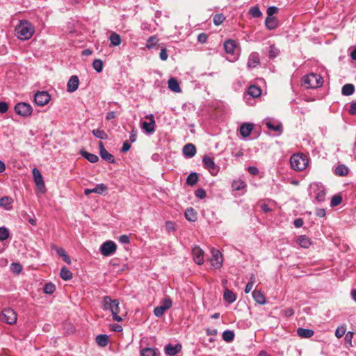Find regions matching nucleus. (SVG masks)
Masks as SVG:
<instances>
[{
  "instance_id": "obj_1",
  "label": "nucleus",
  "mask_w": 356,
  "mask_h": 356,
  "mask_svg": "<svg viewBox=\"0 0 356 356\" xmlns=\"http://www.w3.org/2000/svg\"><path fill=\"white\" fill-rule=\"evenodd\" d=\"M35 32L33 26L27 20L20 21L15 28V33L21 40L30 39Z\"/></svg>"
},
{
  "instance_id": "obj_2",
  "label": "nucleus",
  "mask_w": 356,
  "mask_h": 356,
  "mask_svg": "<svg viewBox=\"0 0 356 356\" xmlns=\"http://www.w3.org/2000/svg\"><path fill=\"white\" fill-rule=\"evenodd\" d=\"M120 302L118 300H112L110 296H104L103 298V309L109 310L113 316V319L117 322H121L122 318L118 314L120 313Z\"/></svg>"
},
{
  "instance_id": "obj_3",
  "label": "nucleus",
  "mask_w": 356,
  "mask_h": 356,
  "mask_svg": "<svg viewBox=\"0 0 356 356\" xmlns=\"http://www.w3.org/2000/svg\"><path fill=\"white\" fill-rule=\"evenodd\" d=\"M291 168L296 171H302L308 165V158L304 154H295L290 159Z\"/></svg>"
},
{
  "instance_id": "obj_4",
  "label": "nucleus",
  "mask_w": 356,
  "mask_h": 356,
  "mask_svg": "<svg viewBox=\"0 0 356 356\" xmlns=\"http://www.w3.org/2000/svg\"><path fill=\"white\" fill-rule=\"evenodd\" d=\"M323 83V78L316 74L311 73L303 78V83L308 88H318Z\"/></svg>"
},
{
  "instance_id": "obj_5",
  "label": "nucleus",
  "mask_w": 356,
  "mask_h": 356,
  "mask_svg": "<svg viewBox=\"0 0 356 356\" xmlns=\"http://www.w3.org/2000/svg\"><path fill=\"white\" fill-rule=\"evenodd\" d=\"M0 320L7 324L14 325L17 320V314L12 308H4L0 314Z\"/></svg>"
},
{
  "instance_id": "obj_6",
  "label": "nucleus",
  "mask_w": 356,
  "mask_h": 356,
  "mask_svg": "<svg viewBox=\"0 0 356 356\" xmlns=\"http://www.w3.org/2000/svg\"><path fill=\"white\" fill-rule=\"evenodd\" d=\"M14 109L17 115L23 117L30 116L33 111L31 106L25 102H19L15 106Z\"/></svg>"
},
{
  "instance_id": "obj_7",
  "label": "nucleus",
  "mask_w": 356,
  "mask_h": 356,
  "mask_svg": "<svg viewBox=\"0 0 356 356\" xmlns=\"http://www.w3.org/2000/svg\"><path fill=\"white\" fill-rule=\"evenodd\" d=\"M32 173L33 176L34 182L37 186V188L42 193H44L46 192V187L40 171L36 168H34L33 169Z\"/></svg>"
},
{
  "instance_id": "obj_8",
  "label": "nucleus",
  "mask_w": 356,
  "mask_h": 356,
  "mask_svg": "<svg viewBox=\"0 0 356 356\" xmlns=\"http://www.w3.org/2000/svg\"><path fill=\"white\" fill-rule=\"evenodd\" d=\"M117 250L116 244L112 241H107L102 243L100 247L101 253L105 256L108 257L115 252Z\"/></svg>"
},
{
  "instance_id": "obj_9",
  "label": "nucleus",
  "mask_w": 356,
  "mask_h": 356,
  "mask_svg": "<svg viewBox=\"0 0 356 356\" xmlns=\"http://www.w3.org/2000/svg\"><path fill=\"white\" fill-rule=\"evenodd\" d=\"M202 162L204 166L212 175H216L218 172V166L216 165L213 159L207 155L203 156Z\"/></svg>"
},
{
  "instance_id": "obj_10",
  "label": "nucleus",
  "mask_w": 356,
  "mask_h": 356,
  "mask_svg": "<svg viewBox=\"0 0 356 356\" xmlns=\"http://www.w3.org/2000/svg\"><path fill=\"white\" fill-rule=\"evenodd\" d=\"M51 99L49 94L46 91L38 92L34 96V102L38 106H44Z\"/></svg>"
},
{
  "instance_id": "obj_11",
  "label": "nucleus",
  "mask_w": 356,
  "mask_h": 356,
  "mask_svg": "<svg viewBox=\"0 0 356 356\" xmlns=\"http://www.w3.org/2000/svg\"><path fill=\"white\" fill-rule=\"evenodd\" d=\"M211 264L216 268H220L222 264V255L218 250H211Z\"/></svg>"
},
{
  "instance_id": "obj_12",
  "label": "nucleus",
  "mask_w": 356,
  "mask_h": 356,
  "mask_svg": "<svg viewBox=\"0 0 356 356\" xmlns=\"http://www.w3.org/2000/svg\"><path fill=\"white\" fill-rule=\"evenodd\" d=\"M99 154L102 159L108 161L111 163H115V159L113 154L109 153L104 146V144L102 142L99 143Z\"/></svg>"
},
{
  "instance_id": "obj_13",
  "label": "nucleus",
  "mask_w": 356,
  "mask_h": 356,
  "mask_svg": "<svg viewBox=\"0 0 356 356\" xmlns=\"http://www.w3.org/2000/svg\"><path fill=\"white\" fill-rule=\"evenodd\" d=\"M147 118L150 120L149 122L144 121L141 124V127L143 129L145 130L147 133L152 134L155 131V120L152 114L147 115Z\"/></svg>"
},
{
  "instance_id": "obj_14",
  "label": "nucleus",
  "mask_w": 356,
  "mask_h": 356,
  "mask_svg": "<svg viewBox=\"0 0 356 356\" xmlns=\"http://www.w3.org/2000/svg\"><path fill=\"white\" fill-rule=\"evenodd\" d=\"M108 191V187L104 184H99L94 188H86L84 190V194L86 195H88L92 193H97L99 195H102L106 193Z\"/></svg>"
},
{
  "instance_id": "obj_15",
  "label": "nucleus",
  "mask_w": 356,
  "mask_h": 356,
  "mask_svg": "<svg viewBox=\"0 0 356 356\" xmlns=\"http://www.w3.org/2000/svg\"><path fill=\"white\" fill-rule=\"evenodd\" d=\"M192 252L194 261L198 265H202L204 263V251L200 247L195 246Z\"/></svg>"
},
{
  "instance_id": "obj_16",
  "label": "nucleus",
  "mask_w": 356,
  "mask_h": 356,
  "mask_svg": "<svg viewBox=\"0 0 356 356\" xmlns=\"http://www.w3.org/2000/svg\"><path fill=\"white\" fill-rule=\"evenodd\" d=\"M79 85V77L76 75L72 76L67 84V91L69 92H75Z\"/></svg>"
},
{
  "instance_id": "obj_17",
  "label": "nucleus",
  "mask_w": 356,
  "mask_h": 356,
  "mask_svg": "<svg viewBox=\"0 0 356 356\" xmlns=\"http://www.w3.org/2000/svg\"><path fill=\"white\" fill-rule=\"evenodd\" d=\"M315 198L318 202H323L325 199V189L323 185L315 184Z\"/></svg>"
},
{
  "instance_id": "obj_18",
  "label": "nucleus",
  "mask_w": 356,
  "mask_h": 356,
  "mask_svg": "<svg viewBox=\"0 0 356 356\" xmlns=\"http://www.w3.org/2000/svg\"><path fill=\"white\" fill-rule=\"evenodd\" d=\"M196 147L192 143H188L183 147V154L187 158H192L196 154Z\"/></svg>"
},
{
  "instance_id": "obj_19",
  "label": "nucleus",
  "mask_w": 356,
  "mask_h": 356,
  "mask_svg": "<svg viewBox=\"0 0 356 356\" xmlns=\"http://www.w3.org/2000/svg\"><path fill=\"white\" fill-rule=\"evenodd\" d=\"M260 63V59L259 56V54L257 52H253L250 54L248 60V67L250 68L256 67Z\"/></svg>"
},
{
  "instance_id": "obj_20",
  "label": "nucleus",
  "mask_w": 356,
  "mask_h": 356,
  "mask_svg": "<svg viewBox=\"0 0 356 356\" xmlns=\"http://www.w3.org/2000/svg\"><path fill=\"white\" fill-rule=\"evenodd\" d=\"M181 346L179 343L176 344L175 346L169 343L165 347V353L166 355L174 356L176 355L181 350Z\"/></svg>"
},
{
  "instance_id": "obj_21",
  "label": "nucleus",
  "mask_w": 356,
  "mask_h": 356,
  "mask_svg": "<svg viewBox=\"0 0 356 356\" xmlns=\"http://www.w3.org/2000/svg\"><path fill=\"white\" fill-rule=\"evenodd\" d=\"M253 129V124L251 123H244L240 127L241 135L246 138L249 136Z\"/></svg>"
},
{
  "instance_id": "obj_22",
  "label": "nucleus",
  "mask_w": 356,
  "mask_h": 356,
  "mask_svg": "<svg viewBox=\"0 0 356 356\" xmlns=\"http://www.w3.org/2000/svg\"><path fill=\"white\" fill-rule=\"evenodd\" d=\"M265 25L268 30H274L278 26V20L275 17H266Z\"/></svg>"
},
{
  "instance_id": "obj_23",
  "label": "nucleus",
  "mask_w": 356,
  "mask_h": 356,
  "mask_svg": "<svg viewBox=\"0 0 356 356\" xmlns=\"http://www.w3.org/2000/svg\"><path fill=\"white\" fill-rule=\"evenodd\" d=\"M297 334L300 338H310L314 334V332L312 329L298 327L297 329Z\"/></svg>"
},
{
  "instance_id": "obj_24",
  "label": "nucleus",
  "mask_w": 356,
  "mask_h": 356,
  "mask_svg": "<svg viewBox=\"0 0 356 356\" xmlns=\"http://www.w3.org/2000/svg\"><path fill=\"white\" fill-rule=\"evenodd\" d=\"M236 47V42L234 40H227L224 43V48L227 54H233Z\"/></svg>"
},
{
  "instance_id": "obj_25",
  "label": "nucleus",
  "mask_w": 356,
  "mask_h": 356,
  "mask_svg": "<svg viewBox=\"0 0 356 356\" xmlns=\"http://www.w3.org/2000/svg\"><path fill=\"white\" fill-rule=\"evenodd\" d=\"M252 297L254 300L259 305H264L266 302L264 295L260 291H253Z\"/></svg>"
},
{
  "instance_id": "obj_26",
  "label": "nucleus",
  "mask_w": 356,
  "mask_h": 356,
  "mask_svg": "<svg viewBox=\"0 0 356 356\" xmlns=\"http://www.w3.org/2000/svg\"><path fill=\"white\" fill-rule=\"evenodd\" d=\"M168 83L170 90L175 92H180L181 91L179 82L175 78H170Z\"/></svg>"
},
{
  "instance_id": "obj_27",
  "label": "nucleus",
  "mask_w": 356,
  "mask_h": 356,
  "mask_svg": "<svg viewBox=\"0 0 356 356\" xmlns=\"http://www.w3.org/2000/svg\"><path fill=\"white\" fill-rule=\"evenodd\" d=\"M80 154L83 157H84L90 163H97L99 161V157L96 154L89 153L86 150H81Z\"/></svg>"
},
{
  "instance_id": "obj_28",
  "label": "nucleus",
  "mask_w": 356,
  "mask_h": 356,
  "mask_svg": "<svg viewBox=\"0 0 356 356\" xmlns=\"http://www.w3.org/2000/svg\"><path fill=\"white\" fill-rule=\"evenodd\" d=\"M348 172L349 169L344 164H340L334 169V174L337 176L344 177L346 176Z\"/></svg>"
},
{
  "instance_id": "obj_29",
  "label": "nucleus",
  "mask_w": 356,
  "mask_h": 356,
  "mask_svg": "<svg viewBox=\"0 0 356 356\" xmlns=\"http://www.w3.org/2000/svg\"><path fill=\"white\" fill-rule=\"evenodd\" d=\"M298 244L303 248H308L312 245V241L305 235H301L298 238Z\"/></svg>"
},
{
  "instance_id": "obj_30",
  "label": "nucleus",
  "mask_w": 356,
  "mask_h": 356,
  "mask_svg": "<svg viewBox=\"0 0 356 356\" xmlns=\"http://www.w3.org/2000/svg\"><path fill=\"white\" fill-rule=\"evenodd\" d=\"M248 93L252 97H259L261 94V90L259 87L255 85H251L248 88Z\"/></svg>"
},
{
  "instance_id": "obj_31",
  "label": "nucleus",
  "mask_w": 356,
  "mask_h": 356,
  "mask_svg": "<svg viewBox=\"0 0 356 356\" xmlns=\"http://www.w3.org/2000/svg\"><path fill=\"white\" fill-rule=\"evenodd\" d=\"M185 218L190 222H195L197 220V213L192 207L188 208L185 211Z\"/></svg>"
},
{
  "instance_id": "obj_32",
  "label": "nucleus",
  "mask_w": 356,
  "mask_h": 356,
  "mask_svg": "<svg viewBox=\"0 0 356 356\" xmlns=\"http://www.w3.org/2000/svg\"><path fill=\"white\" fill-rule=\"evenodd\" d=\"M223 297L225 300L229 304L234 302L236 299L235 293L228 289H225Z\"/></svg>"
},
{
  "instance_id": "obj_33",
  "label": "nucleus",
  "mask_w": 356,
  "mask_h": 356,
  "mask_svg": "<svg viewBox=\"0 0 356 356\" xmlns=\"http://www.w3.org/2000/svg\"><path fill=\"white\" fill-rule=\"evenodd\" d=\"M13 200L8 196L0 198V207H3L6 210H10L12 208Z\"/></svg>"
},
{
  "instance_id": "obj_34",
  "label": "nucleus",
  "mask_w": 356,
  "mask_h": 356,
  "mask_svg": "<svg viewBox=\"0 0 356 356\" xmlns=\"http://www.w3.org/2000/svg\"><path fill=\"white\" fill-rule=\"evenodd\" d=\"M355 92V86L353 84H345L341 88V93L344 96H350Z\"/></svg>"
},
{
  "instance_id": "obj_35",
  "label": "nucleus",
  "mask_w": 356,
  "mask_h": 356,
  "mask_svg": "<svg viewBox=\"0 0 356 356\" xmlns=\"http://www.w3.org/2000/svg\"><path fill=\"white\" fill-rule=\"evenodd\" d=\"M266 127L274 131L281 133L282 131V125L281 123H274L272 121H267L266 122Z\"/></svg>"
},
{
  "instance_id": "obj_36",
  "label": "nucleus",
  "mask_w": 356,
  "mask_h": 356,
  "mask_svg": "<svg viewBox=\"0 0 356 356\" xmlns=\"http://www.w3.org/2000/svg\"><path fill=\"white\" fill-rule=\"evenodd\" d=\"M60 277L64 280H70L72 278V273L66 267H63L60 272Z\"/></svg>"
},
{
  "instance_id": "obj_37",
  "label": "nucleus",
  "mask_w": 356,
  "mask_h": 356,
  "mask_svg": "<svg viewBox=\"0 0 356 356\" xmlns=\"http://www.w3.org/2000/svg\"><path fill=\"white\" fill-rule=\"evenodd\" d=\"M97 343L102 346H106L108 343V337L106 334H99L96 337Z\"/></svg>"
},
{
  "instance_id": "obj_38",
  "label": "nucleus",
  "mask_w": 356,
  "mask_h": 356,
  "mask_svg": "<svg viewBox=\"0 0 356 356\" xmlns=\"http://www.w3.org/2000/svg\"><path fill=\"white\" fill-rule=\"evenodd\" d=\"M156 348H145L140 350V356H156Z\"/></svg>"
},
{
  "instance_id": "obj_39",
  "label": "nucleus",
  "mask_w": 356,
  "mask_h": 356,
  "mask_svg": "<svg viewBox=\"0 0 356 356\" xmlns=\"http://www.w3.org/2000/svg\"><path fill=\"white\" fill-rule=\"evenodd\" d=\"M109 40L111 44L113 46H118L122 42L120 35L116 33H112L109 37Z\"/></svg>"
},
{
  "instance_id": "obj_40",
  "label": "nucleus",
  "mask_w": 356,
  "mask_h": 356,
  "mask_svg": "<svg viewBox=\"0 0 356 356\" xmlns=\"http://www.w3.org/2000/svg\"><path fill=\"white\" fill-rule=\"evenodd\" d=\"M198 180V176L196 172H191L188 175L186 179V184L188 186H194Z\"/></svg>"
},
{
  "instance_id": "obj_41",
  "label": "nucleus",
  "mask_w": 356,
  "mask_h": 356,
  "mask_svg": "<svg viewBox=\"0 0 356 356\" xmlns=\"http://www.w3.org/2000/svg\"><path fill=\"white\" fill-rule=\"evenodd\" d=\"M246 186L245 183L241 180H234L232 184V187L234 191H240Z\"/></svg>"
},
{
  "instance_id": "obj_42",
  "label": "nucleus",
  "mask_w": 356,
  "mask_h": 356,
  "mask_svg": "<svg viewBox=\"0 0 356 356\" xmlns=\"http://www.w3.org/2000/svg\"><path fill=\"white\" fill-rule=\"evenodd\" d=\"M249 14L255 18L260 17L262 15V13L258 6L251 7L249 10Z\"/></svg>"
},
{
  "instance_id": "obj_43",
  "label": "nucleus",
  "mask_w": 356,
  "mask_h": 356,
  "mask_svg": "<svg viewBox=\"0 0 356 356\" xmlns=\"http://www.w3.org/2000/svg\"><path fill=\"white\" fill-rule=\"evenodd\" d=\"M222 339L226 342H232L234 338V333L232 330H225L222 332Z\"/></svg>"
},
{
  "instance_id": "obj_44",
  "label": "nucleus",
  "mask_w": 356,
  "mask_h": 356,
  "mask_svg": "<svg viewBox=\"0 0 356 356\" xmlns=\"http://www.w3.org/2000/svg\"><path fill=\"white\" fill-rule=\"evenodd\" d=\"M92 134L97 138L105 140L108 138V134L104 130H101L99 129H94L92 131Z\"/></svg>"
},
{
  "instance_id": "obj_45",
  "label": "nucleus",
  "mask_w": 356,
  "mask_h": 356,
  "mask_svg": "<svg viewBox=\"0 0 356 356\" xmlns=\"http://www.w3.org/2000/svg\"><path fill=\"white\" fill-rule=\"evenodd\" d=\"M159 40L156 36L153 35L148 38L146 43V48L150 49H152L158 42Z\"/></svg>"
},
{
  "instance_id": "obj_46",
  "label": "nucleus",
  "mask_w": 356,
  "mask_h": 356,
  "mask_svg": "<svg viewBox=\"0 0 356 356\" xmlns=\"http://www.w3.org/2000/svg\"><path fill=\"white\" fill-rule=\"evenodd\" d=\"M56 290V286L51 283H47L43 289L44 293L46 294H52Z\"/></svg>"
},
{
  "instance_id": "obj_47",
  "label": "nucleus",
  "mask_w": 356,
  "mask_h": 356,
  "mask_svg": "<svg viewBox=\"0 0 356 356\" xmlns=\"http://www.w3.org/2000/svg\"><path fill=\"white\" fill-rule=\"evenodd\" d=\"M342 202V197L340 195H334L332 196L330 202V206L332 207L339 205Z\"/></svg>"
},
{
  "instance_id": "obj_48",
  "label": "nucleus",
  "mask_w": 356,
  "mask_h": 356,
  "mask_svg": "<svg viewBox=\"0 0 356 356\" xmlns=\"http://www.w3.org/2000/svg\"><path fill=\"white\" fill-rule=\"evenodd\" d=\"M56 252L57 254L61 257L63 258V259L67 262V264H70V257L67 255L66 252H65V250L62 248H58L56 250Z\"/></svg>"
},
{
  "instance_id": "obj_49",
  "label": "nucleus",
  "mask_w": 356,
  "mask_h": 356,
  "mask_svg": "<svg viewBox=\"0 0 356 356\" xmlns=\"http://www.w3.org/2000/svg\"><path fill=\"white\" fill-rule=\"evenodd\" d=\"M93 68L97 72H101L103 70V62L100 59H95L92 63Z\"/></svg>"
},
{
  "instance_id": "obj_50",
  "label": "nucleus",
  "mask_w": 356,
  "mask_h": 356,
  "mask_svg": "<svg viewBox=\"0 0 356 356\" xmlns=\"http://www.w3.org/2000/svg\"><path fill=\"white\" fill-rule=\"evenodd\" d=\"M213 20L214 24L218 26L225 20V17L222 14H216L213 16Z\"/></svg>"
},
{
  "instance_id": "obj_51",
  "label": "nucleus",
  "mask_w": 356,
  "mask_h": 356,
  "mask_svg": "<svg viewBox=\"0 0 356 356\" xmlns=\"http://www.w3.org/2000/svg\"><path fill=\"white\" fill-rule=\"evenodd\" d=\"M10 236L9 231L6 227H0V241H5Z\"/></svg>"
},
{
  "instance_id": "obj_52",
  "label": "nucleus",
  "mask_w": 356,
  "mask_h": 356,
  "mask_svg": "<svg viewBox=\"0 0 356 356\" xmlns=\"http://www.w3.org/2000/svg\"><path fill=\"white\" fill-rule=\"evenodd\" d=\"M166 309L163 306H157L154 309V314L156 317H161L164 313L165 312Z\"/></svg>"
},
{
  "instance_id": "obj_53",
  "label": "nucleus",
  "mask_w": 356,
  "mask_h": 356,
  "mask_svg": "<svg viewBox=\"0 0 356 356\" xmlns=\"http://www.w3.org/2000/svg\"><path fill=\"white\" fill-rule=\"evenodd\" d=\"M160 305L163 306L166 310H168L172 307V301L170 298H167L161 301Z\"/></svg>"
},
{
  "instance_id": "obj_54",
  "label": "nucleus",
  "mask_w": 356,
  "mask_h": 356,
  "mask_svg": "<svg viewBox=\"0 0 356 356\" xmlns=\"http://www.w3.org/2000/svg\"><path fill=\"white\" fill-rule=\"evenodd\" d=\"M280 53L279 49H277L274 44L270 46L269 50V57L271 58H275L278 56Z\"/></svg>"
},
{
  "instance_id": "obj_55",
  "label": "nucleus",
  "mask_w": 356,
  "mask_h": 356,
  "mask_svg": "<svg viewBox=\"0 0 356 356\" xmlns=\"http://www.w3.org/2000/svg\"><path fill=\"white\" fill-rule=\"evenodd\" d=\"M195 195L197 197L200 199H204L207 195V193L204 189L198 188L197 190L195 191Z\"/></svg>"
},
{
  "instance_id": "obj_56",
  "label": "nucleus",
  "mask_w": 356,
  "mask_h": 356,
  "mask_svg": "<svg viewBox=\"0 0 356 356\" xmlns=\"http://www.w3.org/2000/svg\"><path fill=\"white\" fill-rule=\"evenodd\" d=\"M267 17H273L274 14L278 12V8L275 6H270L267 8Z\"/></svg>"
},
{
  "instance_id": "obj_57",
  "label": "nucleus",
  "mask_w": 356,
  "mask_h": 356,
  "mask_svg": "<svg viewBox=\"0 0 356 356\" xmlns=\"http://www.w3.org/2000/svg\"><path fill=\"white\" fill-rule=\"evenodd\" d=\"M22 266L19 264L13 263L11 264V270L13 272L19 274L22 271Z\"/></svg>"
},
{
  "instance_id": "obj_58",
  "label": "nucleus",
  "mask_w": 356,
  "mask_h": 356,
  "mask_svg": "<svg viewBox=\"0 0 356 356\" xmlns=\"http://www.w3.org/2000/svg\"><path fill=\"white\" fill-rule=\"evenodd\" d=\"M207 38H208V36L206 33H201L197 36V41L201 44H204L207 42Z\"/></svg>"
},
{
  "instance_id": "obj_59",
  "label": "nucleus",
  "mask_w": 356,
  "mask_h": 356,
  "mask_svg": "<svg viewBox=\"0 0 356 356\" xmlns=\"http://www.w3.org/2000/svg\"><path fill=\"white\" fill-rule=\"evenodd\" d=\"M159 57L161 60H166L168 59V54L165 48H162L161 49Z\"/></svg>"
},
{
  "instance_id": "obj_60",
  "label": "nucleus",
  "mask_w": 356,
  "mask_h": 356,
  "mask_svg": "<svg viewBox=\"0 0 356 356\" xmlns=\"http://www.w3.org/2000/svg\"><path fill=\"white\" fill-rule=\"evenodd\" d=\"M8 110V105L4 102H0V113H5Z\"/></svg>"
},
{
  "instance_id": "obj_61",
  "label": "nucleus",
  "mask_w": 356,
  "mask_h": 356,
  "mask_svg": "<svg viewBox=\"0 0 356 356\" xmlns=\"http://www.w3.org/2000/svg\"><path fill=\"white\" fill-rule=\"evenodd\" d=\"M165 228L168 231H174L175 229V224L172 221H167L165 222Z\"/></svg>"
},
{
  "instance_id": "obj_62",
  "label": "nucleus",
  "mask_w": 356,
  "mask_h": 356,
  "mask_svg": "<svg viewBox=\"0 0 356 356\" xmlns=\"http://www.w3.org/2000/svg\"><path fill=\"white\" fill-rule=\"evenodd\" d=\"M119 241L120 243L123 244H128L130 242L129 237L127 235H121L119 238Z\"/></svg>"
},
{
  "instance_id": "obj_63",
  "label": "nucleus",
  "mask_w": 356,
  "mask_h": 356,
  "mask_svg": "<svg viewBox=\"0 0 356 356\" xmlns=\"http://www.w3.org/2000/svg\"><path fill=\"white\" fill-rule=\"evenodd\" d=\"M248 172L252 175H257L259 173V170L255 166H249L248 168Z\"/></svg>"
},
{
  "instance_id": "obj_64",
  "label": "nucleus",
  "mask_w": 356,
  "mask_h": 356,
  "mask_svg": "<svg viewBox=\"0 0 356 356\" xmlns=\"http://www.w3.org/2000/svg\"><path fill=\"white\" fill-rule=\"evenodd\" d=\"M348 113L352 115L356 114V102H351Z\"/></svg>"
}]
</instances>
